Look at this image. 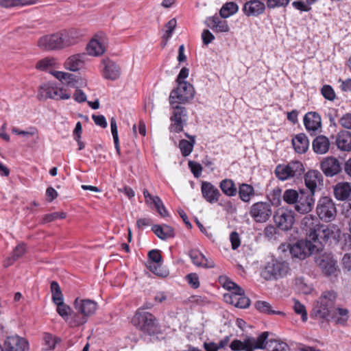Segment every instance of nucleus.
I'll return each instance as SVG.
<instances>
[{
	"instance_id": "f257e3e1",
	"label": "nucleus",
	"mask_w": 351,
	"mask_h": 351,
	"mask_svg": "<svg viewBox=\"0 0 351 351\" xmlns=\"http://www.w3.org/2000/svg\"><path fill=\"white\" fill-rule=\"evenodd\" d=\"M268 332H262L256 339L247 337L243 341L235 339L230 345L232 351H254L265 349L268 346L269 351H287L289 346L287 343L276 339H269Z\"/></svg>"
},
{
	"instance_id": "f03ea898",
	"label": "nucleus",
	"mask_w": 351,
	"mask_h": 351,
	"mask_svg": "<svg viewBox=\"0 0 351 351\" xmlns=\"http://www.w3.org/2000/svg\"><path fill=\"white\" fill-rule=\"evenodd\" d=\"M337 293L334 291H326L322 293L313 308V315L318 319L329 321L335 319V304Z\"/></svg>"
},
{
	"instance_id": "7ed1b4c3",
	"label": "nucleus",
	"mask_w": 351,
	"mask_h": 351,
	"mask_svg": "<svg viewBox=\"0 0 351 351\" xmlns=\"http://www.w3.org/2000/svg\"><path fill=\"white\" fill-rule=\"evenodd\" d=\"M74 307L76 313L71 315L69 325L71 327H77L86 324L88 317L95 314L97 304L94 300L77 298L74 302Z\"/></svg>"
},
{
	"instance_id": "20e7f679",
	"label": "nucleus",
	"mask_w": 351,
	"mask_h": 351,
	"mask_svg": "<svg viewBox=\"0 0 351 351\" xmlns=\"http://www.w3.org/2000/svg\"><path fill=\"white\" fill-rule=\"evenodd\" d=\"M132 324L140 330L149 335H154L160 332V327L154 315L139 308L134 315Z\"/></svg>"
},
{
	"instance_id": "39448f33",
	"label": "nucleus",
	"mask_w": 351,
	"mask_h": 351,
	"mask_svg": "<svg viewBox=\"0 0 351 351\" xmlns=\"http://www.w3.org/2000/svg\"><path fill=\"white\" fill-rule=\"evenodd\" d=\"M339 229L335 225L319 224L315 229L309 233H307V239L313 244H316L322 249V247L326 243L330 238L336 239L339 237Z\"/></svg>"
},
{
	"instance_id": "423d86ee",
	"label": "nucleus",
	"mask_w": 351,
	"mask_h": 351,
	"mask_svg": "<svg viewBox=\"0 0 351 351\" xmlns=\"http://www.w3.org/2000/svg\"><path fill=\"white\" fill-rule=\"evenodd\" d=\"M290 271L289 265L282 259L271 258L267 262L261 271L265 280H277L287 276Z\"/></svg>"
},
{
	"instance_id": "0eeeda50",
	"label": "nucleus",
	"mask_w": 351,
	"mask_h": 351,
	"mask_svg": "<svg viewBox=\"0 0 351 351\" xmlns=\"http://www.w3.org/2000/svg\"><path fill=\"white\" fill-rule=\"evenodd\" d=\"M224 287L232 290V293L224 295L226 301L237 308H245L250 306V300L245 295L243 289L236 283L226 280Z\"/></svg>"
},
{
	"instance_id": "6e6552de",
	"label": "nucleus",
	"mask_w": 351,
	"mask_h": 351,
	"mask_svg": "<svg viewBox=\"0 0 351 351\" xmlns=\"http://www.w3.org/2000/svg\"><path fill=\"white\" fill-rule=\"evenodd\" d=\"M194 97V88L192 84L187 82L178 83L176 88L173 89L169 95L170 105L184 104Z\"/></svg>"
},
{
	"instance_id": "1a4fd4ad",
	"label": "nucleus",
	"mask_w": 351,
	"mask_h": 351,
	"mask_svg": "<svg viewBox=\"0 0 351 351\" xmlns=\"http://www.w3.org/2000/svg\"><path fill=\"white\" fill-rule=\"evenodd\" d=\"M304 171L302 163L300 161H291L287 165H278L275 170L276 177L280 180L291 178H298Z\"/></svg>"
},
{
	"instance_id": "9d476101",
	"label": "nucleus",
	"mask_w": 351,
	"mask_h": 351,
	"mask_svg": "<svg viewBox=\"0 0 351 351\" xmlns=\"http://www.w3.org/2000/svg\"><path fill=\"white\" fill-rule=\"evenodd\" d=\"M320 250V247L309 241V239L300 240L290 247V253L293 258L304 260L315 252Z\"/></svg>"
},
{
	"instance_id": "9b49d317",
	"label": "nucleus",
	"mask_w": 351,
	"mask_h": 351,
	"mask_svg": "<svg viewBox=\"0 0 351 351\" xmlns=\"http://www.w3.org/2000/svg\"><path fill=\"white\" fill-rule=\"evenodd\" d=\"M316 212L319 218L326 222L332 221L337 215V209L332 199L321 197L317 204Z\"/></svg>"
},
{
	"instance_id": "f8f14e48",
	"label": "nucleus",
	"mask_w": 351,
	"mask_h": 351,
	"mask_svg": "<svg viewBox=\"0 0 351 351\" xmlns=\"http://www.w3.org/2000/svg\"><path fill=\"white\" fill-rule=\"evenodd\" d=\"M201 192L202 197L210 204L218 203V205L223 207H230L232 203L230 201H221L219 199L221 194L219 190L211 182L204 181L201 185Z\"/></svg>"
},
{
	"instance_id": "ddd939ff",
	"label": "nucleus",
	"mask_w": 351,
	"mask_h": 351,
	"mask_svg": "<svg viewBox=\"0 0 351 351\" xmlns=\"http://www.w3.org/2000/svg\"><path fill=\"white\" fill-rule=\"evenodd\" d=\"M173 111L170 117L171 124L169 131L171 132L179 133L183 130L184 126L187 121V112L184 107L178 104L171 105Z\"/></svg>"
},
{
	"instance_id": "4468645a",
	"label": "nucleus",
	"mask_w": 351,
	"mask_h": 351,
	"mask_svg": "<svg viewBox=\"0 0 351 351\" xmlns=\"http://www.w3.org/2000/svg\"><path fill=\"white\" fill-rule=\"evenodd\" d=\"M249 213L255 222L265 223L272 215L271 206L268 202H258L251 206Z\"/></svg>"
},
{
	"instance_id": "2eb2a0df",
	"label": "nucleus",
	"mask_w": 351,
	"mask_h": 351,
	"mask_svg": "<svg viewBox=\"0 0 351 351\" xmlns=\"http://www.w3.org/2000/svg\"><path fill=\"white\" fill-rule=\"evenodd\" d=\"M274 219L278 228L289 230L294 224L295 214L291 210L280 208L276 212Z\"/></svg>"
},
{
	"instance_id": "dca6fc26",
	"label": "nucleus",
	"mask_w": 351,
	"mask_h": 351,
	"mask_svg": "<svg viewBox=\"0 0 351 351\" xmlns=\"http://www.w3.org/2000/svg\"><path fill=\"white\" fill-rule=\"evenodd\" d=\"M63 40L60 32L41 37L38 41V45L40 49L47 51L60 49L64 48Z\"/></svg>"
},
{
	"instance_id": "f3484780",
	"label": "nucleus",
	"mask_w": 351,
	"mask_h": 351,
	"mask_svg": "<svg viewBox=\"0 0 351 351\" xmlns=\"http://www.w3.org/2000/svg\"><path fill=\"white\" fill-rule=\"evenodd\" d=\"M315 263L325 275L328 276H337L338 272L337 261L331 254L325 253L317 256Z\"/></svg>"
},
{
	"instance_id": "a211bd4d",
	"label": "nucleus",
	"mask_w": 351,
	"mask_h": 351,
	"mask_svg": "<svg viewBox=\"0 0 351 351\" xmlns=\"http://www.w3.org/2000/svg\"><path fill=\"white\" fill-rule=\"evenodd\" d=\"M4 351H29L28 341L19 335L8 337L3 342Z\"/></svg>"
},
{
	"instance_id": "6ab92c4d",
	"label": "nucleus",
	"mask_w": 351,
	"mask_h": 351,
	"mask_svg": "<svg viewBox=\"0 0 351 351\" xmlns=\"http://www.w3.org/2000/svg\"><path fill=\"white\" fill-rule=\"evenodd\" d=\"M315 203L314 194L312 192H306L300 190V195L294 205L295 210L305 214L311 212Z\"/></svg>"
},
{
	"instance_id": "aec40b11",
	"label": "nucleus",
	"mask_w": 351,
	"mask_h": 351,
	"mask_svg": "<svg viewBox=\"0 0 351 351\" xmlns=\"http://www.w3.org/2000/svg\"><path fill=\"white\" fill-rule=\"evenodd\" d=\"M321 169L328 177H332L338 174L342 169L341 164L335 157H326L321 162Z\"/></svg>"
},
{
	"instance_id": "412c9836",
	"label": "nucleus",
	"mask_w": 351,
	"mask_h": 351,
	"mask_svg": "<svg viewBox=\"0 0 351 351\" xmlns=\"http://www.w3.org/2000/svg\"><path fill=\"white\" fill-rule=\"evenodd\" d=\"M304 182L306 186L309 189L308 192L315 194L317 187L322 184L323 176L317 170H309L304 175Z\"/></svg>"
},
{
	"instance_id": "4be33fe9",
	"label": "nucleus",
	"mask_w": 351,
	"mask_h": 351,
	"mask_svg": "<svg viewBox=\"0 0 351 351\" xmlns=\"http://www.w3.org/2000/svg\"><path fill=\"white\" fill-rule=\"evenodd\" d=\"M217 15L206 18L205 24L216 33H226L230 31L228 22Z\"/></svg>"
},
{
	"instance_id": "5701e85b",
	"label": "nucleus",
	"mask_w": 351,
	"mask_h": 351,
	"mask_svg": "<svg viewBox=\"0 0 351 351\" xmlns=\"http://www.w3.org/2000/svg\"><path fill=\"white\" fill-rule=\"evenodd\" d=\"M304 124L306 130L313 135L321 128V117L316 112H308L304 117Z\"/></svg>"
},
{
	"instance_id": "b1692460",
	"label": "nucleus",
	"mask_w": 351,
	"mask_h": 351,
	"mask_svg": "<svg viewBox=\"0 0 351 351\" xmlns=\"http://www.w3.org/2000/svg\"><path fill=\"white\" fill-rule=\"evenodd\" d=\"M265 10L263 2L259 0H250L244 3L242 10L247 16H258Z\"/></svg>"
},
{
	"instance_id": "393cba45",
	"label": "nucleus",
	"mask_w": 351,
	"mask_h": 351,
	"mask_svg": "<svg viewBox=\"0 0 351 351\" xmlns=\"http://www.w3.org/2000/svg\"><path fill=\"white\" fill-rule=\"evenodd\" d=\"M192 263L197 267L204 268H213L215 263L213 260L206 258V256L197 249H192L188 253Z\"/></svg>"
},
{
	"instance_id": "a878e982",
	"label": "nucleus",
	"mask_w": 351,
	"mask_h": 351,
	"mask_svg": "<svg viewBox=\"0 0 351 351\" xmlns=\"http://www.w3.org/2000/svg\"><path fill=\"white\" fill-rule=\"evenodd\" d=\"M86 56L85 53L72 55L65 60L64 66L71 71H77L84 66Z\"/></svg>"
},
{
	"instance_id": "bb28decb",
	"label": "nucleus",
	"mask_w": 351,
	"mask_h": 351,
	"mask_svg": "<svg viewBox=\"0 0 351 351\" xmlns=\"http://www.w3.org/2000/svg\"><path fill=\"white\" fill-rule=\"evenodd\" d=\"M143 193L147 204L149 206L153 204L162 217H166L169 215L168 211L158 196H152L147 189H144Z\"/></svg>"
},
{
	"instance_id": "cd10ccee",
	"label": "nucleus",
	"mask_w": 351,
	"mask_h": 351,
	"mask_svg": "<svg viewBox=\"0 0 351 351\" xmlns=\"http://www.w3.org/2000/svg\"><path fill=\"white\" fill-rule=\"evenodd\" d=\"M292 145L297 153L304 154L308 148L309 141L305 134L300 133L292 138Z\"/></svg>"
},
{
	"instance_id": "c85d7f7f",
	"label": "nucleus",
	"mask_w": 351,
	"mask_h": 351,
	"mask_svg": "<svg viewBox=\"0 0 351 351\" xmlns=\"http://www.w3.org/2000/svg\"><path fill=\"white\" fill-rule=\"evenodd\" d=\"M330 147L328 138L324 136H317L313 141V151L318 154H324L328 152Z\"/></svg>"
},
{
	"instance_id": "c756f323",
	"label": "nucleus",
	"mask_w": 351,
	"mask_h": 351,
	"mask_svg": "<svg viewBox=\"0 0 351 351\" xmlns=\"http://www.w3.org/2000/svg\"><path fill=\"white\" fill-rule=\"evenodd\" d=\"M336 145L342 151L351 150V132L348 131L340 132L336 137Z\"/></svg>"
},
{
	"instance_id": "7c9ffc66",
	"label": "nucleus",
	"mask_w": 351,
	"mask_h": 351,
	"mask_svg": "<svg viewBox=\"0 0 351 351\" xmlns=\"http://www.w3.org/2000/svg\"><path fill=\"white\" fill-rule=\"evenodd\" d=\"M103 63L105 65L104 70V75L105 78L111 80H115L117 79L120 75V69L117 64L110 60L104 61Z\"/></svg>"
},
{
	"instance_id": "2f4dec72",
	"label": "nucleus",
	"mask_w": 351,
	"mask_h": 351,
	"mask_svg": "<svg viewBox=\"0 0 351 351\" xmlns=\"http://www.w3.org/2000/svg\"><path fill=\"white\" fill-rule=\"evenodd\" d=\"M154 234L162 240H167L175 237L174 230L169 226L154 225L152 228Z\"/></svg>"
},
{
	"instance_id": "473e14b6",
	"label": "nucleus",
	"mask_w": 351,
	"mask_h": 351,
	"mask_svg": "<svg viewBox=\"0 0 351 351\" xmlns=\"http://www.w3.org/2000/svg\"><path fill=\"white\" fill-rule=\"evenodd\" d=\"M239 198L243 202H250L251 199L255 195V191L254 187L248 184H240L237 189Z\"/></svg>"
},
{
	"instance_id": "72a5a7b5",
	"label": "nucleus",
	"mask_w": 351,
	"mask_h": 351,
	"mask_svg": "<svg viewBox=\"0 0 351 351\" xmlns=\"http://www.w3.org/2000/svg\"><path fill=\"white\" fill-rule=\"evenodd\" d=\"M334 194L339 200L347 199L351 194V184L348 182L337 184L334 189Z\"/></svg>"
},
{
	"instance_id": "f704fd0d",
	"label": "nucleus",
	"mask_w": 351,
	"mask_h": 351,
	"mask_svg": "<svg viewBox=\"0 0 351 351\" xmlns=\"http://www.w3.org/2000/svg\"><path fill=\"white\" fill-rule=\"evenodd\" d=\"M105 50L106 47L103 42L95 38H93L86 46L87 53L93 56H101Z\"/></svg>"
},
{
	"instance_id": "c9c22d12",
	"label": "nucleus",
	"mask_w": 351,
	"mask_h": 351,
	"mask_svg": "<svg viewBox=\"0 0 351 351\" xmlns=\"http://www.w3.org/2000/svg\"><path fill=\"white\" fill-rule=\"evenodd\" d=\"M222 193L227 197H234L237 193V187L232 179L222 180L219 184Z\"/></svg>"
},
{
	"instance_id": "e433bc0d",
	"label": "nucleus",
	"mask_w": 351,
	"mask_h": 351,
	"mask_svg": "<svg viewBox=\"0 0 351 351\" xmlns=\"http://www.w3.org/2000/svg\"><path fill=\"white\" fill-rule=\"evenodd\" d=\"M319 224L317 217L313 215H308L302 219L300 227L307 236V233L313 232Z\"/></svg>"
},
{
	"instance_id": "4c0bfd02",
	"label": "nucleus",
	"mask_w": 351,
	"mask_h": 351,
	"mask_svg": "<svg viewBox=\"0 0 351 351\" xmlns=\"http://www.w3.org/2000/svg\"><path fill=\"white\" fill-rule=\"evenodd\" d=\"M57 67V61L54 58L47 57L38 61L36 64V69L42 71H49L50 73L52 68Z\"/></svg>"
},
{
	"instance_id": "58836bf2",
	"label": "nucleus",
	"mask_w": 351,
	"mask_h": 351,
	"mask_svg": "<svg viewBox=\"0 0 351 351\" xmlns=\"http://www.w3.org/2000/svg\"><path fill=\"white\" fill-rule=\"evenodd\" d=\"M239 10L238 5L232 1L227 2L223 5L219 10L220 17L227 19L236 14Z\"/></svg>"
},
{
	"instance_id": "ea45409f",
	"label": "nucleus",
	"mask_w": 351,
	"mask_h": 351,
	"mask_svg": "<svg viewBox=\"0 0 351 351\" xmlns=\"http://www.w3.org/2000/svg\"><path fill=\"white\" fill-rule=\"evenodd\" d=\"M185 136L190 139V141L181 140L180 141L179 147L184 156H189L193 151V145L195 143V136H191L185 133Z\"/></svg>"
},
{
	"instance_id": "a19ab883",
	"label": "nucleus",
	"mask_w": 351,
	"mask_h": 351,
	"mask_svg": "<svg viewBox=\"0 0 351 351\" xmlns=\"http://www.w3.org/2000/svg\"><path fill=\"white\" fill-rule=\"evenodd\" d=\"M26 252V247L24 243L19 244L13 250L10 257L5 261V266L11 265L15 261L20 258Z\"/></svg>"
},
{
	"instance_id": "79ce46f5",
	"label": "nucleus",
	"mask_w": 351,
	"mask_h": 351,
	"mask_svg": "<svg viewBox=\"0 0 351 351\" xmlns=\"http://www.w3.org/2000/svg\"><path fill=\"white\" fill-rule=\"evenodd\" d=\"M255 307L259 312L263 313L269 315H285L282 311L273 310L271 304L265 301H257L255 303Z\"/></svg>"
},
{
	"instance_id": "37998d69",
	"label": "nucleus",
	"mask_w": 351,
	"mask_h": 351,
	"mask_svg": "<svg viewBox=\"0 0 351 351\" xmlns=\"http://www.w3.org/2000/svg\"><path fill=\"white\" fill-rule=\"evenodd\" d=\"M55 82H48L42 84L39 90V96L41 99H52Z\"/></svg>"
},
{
	"instance_id": "c03bdc74",
	"label": "nucleus",
	"mask_w": 351,
	"mask_h": 351,
	"mask_svg": "<svg viewBox=\"0 0 351 351\" xmlns=\"http://www.w3.org/2000/svg\"><path fill=\"white\" fill-rule=\"evenodd\" d=\"M50 73L53 75L57 80L62 82L65 81L68 86H73L74 75L66 73L63 71H50Z\"/></svg>"
},
{
	"instance_id": "a18cd8bd",
	"label": "nucleus",
	"mask_w": 351,
	"mask_h": 351,
	"mask_svg": "<svg viewBox=\"0 0 351 351\" xmlns=\"http://www.w3.org/2000/svg\"><path fill=\"white\" fill-rule=\"evenodd\" d=\"M62 39H64V47L71 46L77 43L78 35L75 30L61 32Z\"/></svg>"
},
{
	"instance_id": "49530a36",
	"label": "nucleus",
	"mask_w": 351,
	"mask_h": 351,
	"mask_svg": "<svg viewBox=\"0 0 351 351\" xmlns=\"http://www.w3.org/2000/svg\"><path fill=\"white\" fill-rule=\"evenodd\" d=\"M51 291L52 300L54 304L64 301L63 294L61 291L60 287L56 281H52L51 282Z\"/></svg>"
},
{
	"instance_id": "de8ad7c7",
	"label": "nucleus",
	"mask_w": 351,
	"mask_h": 351,
	"mask_svg": "<svg viewBox=\"0 0 351 351\" xmlns=\"http://www.w3.org/2000/svg\"><path fill=\"white\" fill-rule=\"evenodd\" d=\"M300 195V191L298 192L294 189H287L285 191L282 198L288 204H295L297 200Z\"/></svg>"
},
{
	"instance_id": "09e8293b",
	"label": "nucleus",
	"mask_w": 351,
	"mask_h": 351,
	"mask_svg": "<svg viewBox=\"0 0 351 351\" xmlns=\"http://www.w3.org/2000/svg\"><path fill=\"white\" fill-rule=\"evenodd\" d=\"M35 1H28L26 0H1L0 5L2 8H10L17 6H24L27 5H31L34 3Z\"/></svg>"
},
{
	"instance_id": "8fccbe9b",
	"label": "nucleus",
	"mask_w": 351,
	"mask_h": 351,
	"mask_svg": "<svg viewBox=\"0 0 351 351\" xmlns=\"http://www.w3.org/2000/svg\"><path fill=\"white\" fill-rule=\"evenodd\" d=\"M267 197L270 202V205L278 206L281 204V199L282 197V190L280 188L274 189L267 195Z\"/></svg>"
},
{
	"instance_id": "3c124183",
	"label": "nucleus",
	"mask_w": 351,
	"mask_h": 351,
	"mask_svg": "<svg viewBox=\"0 0 351 351\" xmlns=\"http://www.w3.org/2000/svg\"><path fill=\"white\" fill-rule=\"evenodd\" d=\"M71 97V95L68 93L66 90V89L58 87L55 83L52 99L54 100H65L69 99Z\"/></svg>"
},
{
	"instance_id": "603ef678",
	"label": "nucleus",
	"mask_w": 351,
	"mask_h": 351,
	"mask_svg": "<svg viewBox=\"0 0 351 351\" xmlns=\"http://www.w3.org/2000/svg\"><path fill=\"white\" fill-rule=\"evenodd\" d=\"M148 269L156 275L161 277L167 276L169 271L162 267V263H147Z\"/></svg>"
},
{
	"instance_id": "864d4df0",
	"label": "nucleus",
	"mask_w": 351,
	"mask_h": 351,
	"mask_svg": "<svg viewBox=\"0 0 351 351\" xmlns=\"http://www.w3.org/2000/svg\"><path fill=\"white\" fill-rule=\"evenodd\" d=\"M57 306V312L58 313L66 322L70 321L71 317H69V315L70 314L71 311V308L69 306L66 305L64 303V301H62V302H59L56 304Z\"/></svg>"
},
{
	"instance_id": "5fc2aeb1",
	"label": "nucleus",
	"mask_w": 351,
	"mask_h": 351,
	"mask_svg": "<svg viewBox=\"0 0 351 351\" xmlns=\"http://www.w3.org/2000/svg\"><path fill=\"white\" fill-rule=\"evenodd\" d=\"M45 349L47 350H53L56 347V339L49 333H45L43 336Z\"/></svg>"
},
{
	"instance_id": "6e6d98bb",
	"label": "nucleus",
	"mask_w": 351,
	"mask_h": 351,
	"mask_svg": "<svg viewBox=\"0 0 351 351\" xmlns=\"http://www.w3.org/2000/svg\"><path fill=\"white\" fill-rule=\"evenodd\" d=\"M293 309L295 313L301 315V318L303 322H306L308 319L307 312L304 305L300 303L298 300L294 301Z\"/></svg>"
},
{
	"instance_id": "4d7b16f0",
	"label": "nucleus",
	"mask_w": 351,
	"mask_h": 351,
	"mask_svg": "<svg viewBox=\"0 0 351 351\" xmlns=\"http://www.w3.org/2000/svg\"><path fill=\"white\" fill-rule=\"evenodd\" d=\"M66 215L64 212H55L52 213L46 214L43 218V223H49L53 221L58 219H64Z\"/></svg>"
},
{
	"instance_id": "13d9d810",
	"label": "nucleus",
	"mask_w": 351,
	"mask_h": 351,
	"mask_svg": "<svg viewBox=\"0 0 351 351\" xmlns=\"http://www.w3.org/2000/svg\"><path fill=\"white\" fill-rule=\"evenodd\" d=\"M321 93L323 97L329 101H333L335 99V93L330 85H324L321 89Z\"/></svg>"
},
{
	"instance_id": "bf43d9fd",
	"label": "nucleus",
	"mask_w": 351,
	"mask_h": 351,
	"mask_svg": "<svg viewBox=\"0 0 351 351\" xmlns=\"http://www.w3.org/2000/svg\"><path fill=\"white\" fill-rule=\"evenodd\" d=\"M189 285L193 289H197L199 285V276L195 273H191L185 277Z\"/></svg>"
},
{
	"instance_id": "052dcab7",
	"label": "nucleus",
	"mask_w": 351,
	"mask_h": 351,
	"mask_svg": "<svg viewBox=\"0 0 351 351\" xmlns=\"http://www.w3.org/2000/svg\"><path fill=\"white\" fill-rule=\"evenodd\" d=\"M337 313L339 315H340V317L339 318H335L336 322L340 324H344L348 319V310L346 308H337Z\"/></svg>"
},
{
	"instance_id": "680f3d73",
	"label": "nucleus",
	"mask_w": 351,
	"mask_h": 351,
	"mask_svg": "<svg viewBox=\"0 0 351 351\" xmlns=\"http://www.w3.org/2000/svg\"><path fill=\"white\" fill-rule=\"evenodd\" d=\"M189 167L195 178H199L202 171V167L200 164L194 161L189 162Z\"/></svg>"
},
{
	"instance_id": "e2e57ef3",
	"label": "nucleus",
	"mask_w": 351,
	"mask_h": 351,
	"mask_svg": "<svg viewBox=\"0 0 351 351\" xmlns=\"http://www.w3.org/2000/svg\"><path fill=\"white\" fill-rule=\"evenodd\" d=\"M290 0H267V5L269 8L285 7Z\"/></svg>"
},
{
	"instance_id": "0e129e2a",
	"label": "nucleus",
	"mask_w": 351,
	"mask_h": 351,
	"mask_svg": "<svg viewBox=\"0 0 351 351\" xmlns=\"http://www.w3.org/2000/svg\"><path fill=\"white\" fill-rule=\"evenodd\" d=\"M148 257L149 259L148 263H161L162 256L160 255V251L158 250H152L149 251L148 253Z\"/></svg>"
},
{
	"instance_id": "69168bd1",
	"label": "nucleus",
	"mask_w": 351,
	"mask_h": 351,
	"mask_svg": "<svg viewBox=\"0 0 351 351\" xmlns=\"http://www.w3.org/2000/svg\"><path fill=\"white\" fill-rule=\"evenodd\" d=\"M339 123L343 128L351 130V113L343 114L339 119Z\"/></svg>"
},
{
	"instance_id": "338daca9",
	"label": "nucleus",
	"mask_w": 351,
	"mask_h": 351,
	"mask_svg": "<svg viewBox=\"0 0 351 351\" xmlns=\"http://www.w3.org/2000/svg\"><path fill=\"white\" fill-rule=\"evenodd\" d=\"M230 240L233 250H237L241 244L240 237L237 232H232L230 235Z\"/></svg>"
},
{
	"instance_id": "774afa93",
	"label": "nucleus",
	"mask_w": 351,
	"mask_h": 351,
	"mask_svg": "<svg viewBox=\"0 0 351 351\" xmlns=\"http://www.w3.org/2000/svg\"><path fill=\"white\" fill-rule=\"evenodd\" d=\"M341 213L346 217L351 219V198L343 204Z\"/></svg>"
}]
</instances>
